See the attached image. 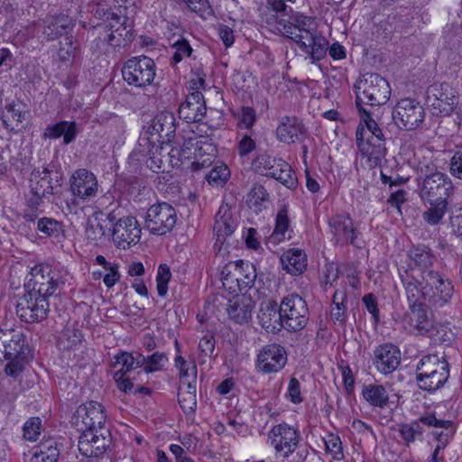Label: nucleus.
<instances>
[{
    "mask_svg": "<svg viewBox=\"0 0 462 462\" xmlns=\"http://www.w3.org/2000/svg\"><path fill=\"white\" fill-rule=\"evenodd\" d=\"M282 170H280L275 180L285 185L289 189H292L297 185V178L288 162H280Z\"/></svg>",
    "mask_w": 462,
    "mask_h": 462,
    "instance_id": "nucleus-61",
    "label": "nucleus"
},
{
    "mask_svg": "<svg viewBox=\"0 0 462 462\" xmlns=\"http://www.w3.org/2000/svg\"><path fill=\"white\" fill-rule=\"evenodd\" d=\"M32 194L46 196L53 193L51 185V171L48 168L34 169L30 178Z\"/></svg>",
    "mask_w": 462,
    "mask_h": 462,
    "instance_id": "nucleus-37",
    "label": "nucleus"
},
{
    "mask_svg": "<svg viewBox=\"0 0 462 462\" xmlns=\"http://www.w3.org/2000/svg\"><path fill=\"white\" fill-rule=\"evenodd\" d=\"M281 262L287 273L298 275L307 267V255L300 249H290L281 256Z\"/></svg>",
    "mask_w": 462,
    "mask_h": 462,
    "instance_id": "nucleus-38",
    "label": "nucleus"
},
{
    "mask_svg": "<svg viewBox=\"0 0 462 462\" xmlns=\"http://www.w3.org/2000/svg\"><path fill=\"white\" fill-rule=\"evenodd\" d=\"M195 139L193 158L191 162L194 170L207 168L212 164L217 155L216 146L208 140Z\"/></svg>",
    "mask_w": 462,
    "mask_h": 462,
    "instance_id": "nucleus-35",
    "label": "nucleus"
},
{
    "mask_svg": "<svg viewBox=\"0 0 462 462\" xmlns=\"http://www.w3.org/2000/svg\"><path fill=\"white\" fill-rule=\"evenodd\" d=\"M171 273L170 268L166 264H161L158 268L156 276L157 291L160 296H165L168 291V282H170Z\"/></svg>",
    "mask_w": 462,
    "mask_h": 462,
    "instance_id": "nucleus-62",
    "label": "nucleus"
},
{
    "mask_svg": "<svg viewBox=\"0 0 462 462\" xmlns=\"http://www.w3.org/2000/svg\"><path fill=\"white\" fill-rule=\"evenodd\" d=\"M266 8L267 11L262 14V22L273 26L280 32L279 27L283 26L282 23H287L285 17L289 16L290 13L273 11L272 8L268 6V4L266 5Z\"/></svg>",
    "mask_w": 462,
    "mask_h": 462,
    "instance_id": "nucleus-56",
    "label": "nucleus"
},
{
    "mask_svg": "<svg viewBox=\"0 0 462 462\" xmlns=\"http://www.w3.org/2000/svg\"><path fill=\"white\" fill-rule=\"evenodd\" d=\"M259 323L268 332H275L282 328L280 305L274 300L265 302L258 314Z\"/></svg>",
    "mask_w": 462,
    "mask_h": 462,
    "instance_id": "nucleus-33",
    "label": "nucleus"
},
{
    "mask_svg": "<svg viewBox=\"0 0 462 462\" xmlns=\"http://www.w3.org/2000/svg\"><path fill=\"white\" fill-rule=\"evenodd\" d=\"M373 365L383 374H389L395 371L401 363V352L393 344H383L374 350Z\"/></svg>",
    "mask_w": 462,
    "mask_h": 462,
    "instance_id": "nucleus-23",
    "label": "nucleus"
},
{
    "mask_svg": "<svg viewBox=\"0 0 462 462\" xmlns=\"http://www.w3.org/2000/svg\"><path fill=\"white\" fill-rule=\"evenodd\" d=\"M116 220V211L103 212L97 211L89 219L86 236L88 239L97 242L104 238L108 232L112 231L113 223Z\"/></svg>",
    "mask_w": 462,
    "mask_h": 462,
    "instance_id": "nucleus-25",
    "label": "nucleus"
},
{
    "mask_svg": "<svg viewBox=\"0 0 462 462\" xmlns=\"http://www.w3.org/2000/svg\"><path fill=\"white\" fill-rule=\"evenodd\" d=\"M356 94V105L357 108L362 104L369 106H381L390 97L391 88L388 81L376 73H367L355 84Z\"/></svg>",
    "mask_w": 462,
    "mask_h": 462,
    "instance_id": "nucleus-4",
    "label": "nucleus"
},
{
    "mask_svg": "<svg viewBox=\"0 0 462 462\" xmlns=\"http://www.w3.org/2000/svg\"><path fill=\"white\" fill-rule=\"evenodd\" d=\"M124 80L132 87L144 88L150 86L156 75V65L152 59L140 55L127 60L122 69Z\"/></svg>",
    "mask_w": 462,
    "mask_h": 462,
    "instance_id": "nucleus-7",
    "label": "nucleus"
},
{
    "mask_svg": "<svg viewBox=\"0 0 462 462\" xmlns=\"http://www.w3.org/2000/svg\"><path fill=\"white\" fill-rule=\"evenodd\" d=\"M174 366L179 370L180 383H186L190 379L197 381L198 368L195 361L188 362L178 355L174 359Z\"/></svg>",
    "mask_w": 462,
    "mask_h": 462,
    "instance_id": "nucleus-46",
    "label": "nucleus"
},
{
    "mask_svg": "<svg viewBox=\"0 0 462 462\" xmlns=\"http://www.w3.org/2000/svg\"><path fill=\"white\" fill-rule=\"evenodd\" d=\"M282 328L289 331L304 328L309 320V310L305 300L298 294L285 296L280 304Z\"/></svg>",
    "mask_w": 462,
    "mask_h": 462,
    "instance_id": "nucleus-9",
    "label": "nucleus"
},
{
    "mask_svg": "<svg viewBox=\"0 0 462 462\" xmlns=\"http://www.w3.org/2000/svg\"><path fill=\"white\" fill-rule=\"evenodd\" d=\"M236 271L235 262L227 263L221 271V282L225 289L231 293L238 292L237 278L234 272Z\"/></svg>",
    "mask_w": 462,
    "mask_h": 462,
    "instance_id": "nucleus-50",
    "label": "nucleus"
},
{
    "mask_svg": "<svg viewBox=\"0 0 462 462\" xmlns=\"http://www.w3.org/2000/svg\"><path fill=\"white\" fill-rule=\"evenodd\" d=\"M356 144L361 155L366 158L370 168L381 165L387 152L384 138L371 135V139L357 142Z\"/></svg>",
    "mask_w": 462,
    "mask_h": 462,
    "instance_id": "nucleus-27",
    "label": "nucleus"
},
{
    "mask_svg": "<svg viewBox=\"0 0 462 462\" xmlns=\"http://www.w3.org/2000/svg\"><path fill=\"white\" fill-rule=\"evenodd\" d=\"M420 289L422 293H426V298H423L422 300L434 309L445 306L454 294L451 281L445 279L436 271L426 273Z\"/></svg>",
    "mask_w": 462,
    "mask_h": 462,
    "instance_id": "nucleus-6",
    "label": "nucleus"
},
{
    "mask_svg": "<svg viewBox=\"0 0 462 462\" xmlns=\"http://www.w3.org/2000/svg\"><path fill=\"white\" fill-rule=\"evenodd\" d=\"M59 275L48 264L33 266L25 278V291L49 298L55 294L60 284Z\"/></svg>",
    "mask_w": 462,
    "mask_h": 462,
    "instance_id": "nucleus-8",
    "label": "nucleus"
},
{
    "mask_svg": "<svg viewBox=\"0 0 462 462\" xmlns=\"http://www.w3.org/2000/svg\"><path fill=\"white\" fill-rule=\"evenodd\" d=\"M25 337L19 328L0 327V361L14 359L23 354Z\"/></svg>",
    "mask_w": 462,
    "mask_h": 462,
    "instance_id": "nucleus-18",
    "label": "nucleus"
},
{
    "mask_svg": "<svg viewBox=\"0 0 462 462\" xmlns=\"http://www.w3.org/2000/svg\"><path fill=\"white\" fill-rule=\"evenodd\" d=\"M287 363L285 348L276 343L264 346L257 355L258 368L267 374L282 370Z\"/></svg>",
    "mask_w": 462,
    "mask_h": 462,
    "instance_id": "nucleus-21",
    "label": "nucleus"
},
{
    "mask_svg": "<svg viewBox=\"0 0 462 462\" xmlns=\"http://www.w3.org/2000/svg\"><path fill=\"white\" fill-rule=\"evenodd\" d=\"M235 275L237 278L238 292H246L255 282L256 271L254 266L242 260L235 261Z\"/></svg>",
    "mask_w": 462,
    "mask_h": 462,
    "instance_id": "nucleus-40",
    "label": "nucleus"
},
{
    "mask_svg": "<svg viewBox=\"0 0 462 462\" xmlns=\"http://www.w3.org/2000/svg\"><path fill=\"white\" fill-rule=\"evenodd\" d=\"M79 134L77 124L73 121H60L48 125L43 136L49 139H58L63 136V143L69 144L77 138Z\"/></svg>",
    "mask_w": 462,
    "mask_h": 462,
    "instance_id": "nucleus-36",
    "label": "nucleus"
},
{
    "mask_svg": "<svg viewBox=\"0 0 462 462\" xmlns=\"http://www.w3.org/2000/svg\"><path fill=\"white\" fill-rule=\"evenodd\" d=\"M207 113L204 96L200 91L189 94L186 100L179 107V115L187 123L201 121Z\"/></svg>",
    "mask_w": 462,
    "mask_h": 462,
    "instance_id": "nucleus-24",
    "label": "nucleus"
},
{
    "mask_svg": "<svg viewBox=\"0 0 462 462\" xmlns=\"http://www.w3.org/2000/svg\"><path fill=\"white\" fill-rule=\"evenodd\" d=\"M326 452L335 460H343L345 457L340 437L337 434L328 433L324 438Z\"/></svg>",
    "mask_w": 462,
    "mask_h": 462,
    "instance_id": "nucleus-47",
    "label": "nucleus"
},
{
    "mask_svg": "<svg viewBox=\"0 0 462 462\" xmlns=\"http://www.w3.org/2000/svg\"><path fill=\"white\" fill-rule=\"evenodd\" d=\"M37 230L48 237L60 238L64 235V226L51 217H41L37 221Z\"/></svg>",
    "mask_w": 462,
    "mask_h": 462,
    "instance_id": "nucleus-45",
    "label": "nucleus"
},
{
    "mask_svg": "<svg viewBox=\"0 0 462 462\" xmlns=\"http://www.w3.org/2000/svg\"><path fill=\"white\" fill-rule=\"evenodd\" d=\"M23 438L29 441H35L42 431V420L32 417L27 420L23 428Z\"/></svg>",
    "mask_w": 462,
    "mask_h": 462,
    "instance_id": "nucleus-60",
    "label": "nucleus"
},
{
    "mask_svg": "<svg viewBox=\"0 0 462 462\" xmlns=\"http://www.w3.org/2000/svg\"><path fill=\"white\" fill-rule=\"evenodd\" d=\"M134 356L131 353L122 352L115 356L112 367L116 369L114 374H122L126 375L127 373L134 369Z\"/></svg>",
    "mask_w": 462,
    "mask_h": 462,
    "instance_id": "nucleus-52",
    "label": "nucleus"
},
{
    "mask_svg": "<svg viewBox=\"0 0 462 462\" xmlns=\"http://www.w3.org/2000/svg\"><path fill=\"white\" fill-rule=\"evenodd\" d=\"M449 171L453 177L462 180V151H457L453 154Z\"/></svg>",
    "mask_w": 462,
    "mask_h": 462,
    "instance_id": "nucleus-64",
    "label": "nucleus"
},
{
    "mask_svg": "<svg viewBox=\"0 0 462 462\" xmlns=\"http://www.w3.org/2000/svg\"><path fill=\"white\" fill-rule=\"evenodd\" d=\"M177 222L176 209L166 202L152 205L146 213L145 226L156 236H163L175 226Z\"/></svg>",
    "mask_w": 462,
    "mask_h": 462,
    "instance_id": "nucleus-12",
    "label": "nucleus"
},
{
    "mask_svg": "<svg viewBox=\"0 0 462 462\" xmlns=\"http://www.w3.org/2000/svg\"><path fill=\"white\" fill-rule=\"evenodd\" d=\"M300 439V430L286 422L273 426L267 433L269 446L273 448L275 456L283 460L295 453Z\"/></svg>",
    "mask_w": 462,
    "mask_h": 462,
    "instance_id": "nucleus-5",
    "label": "nucleus"
},
{
    "mask_svg": "<svg viewBox=\"0 0 462 462\" xmlns=\"http://www.w3.org/2000/svg\"><path fill=\"white\" fill-rule=\"evenodd\" d=\"M332 241L337 245L350 244L356 248H362L364 241L360 232L354 226L353 219L348 214H337L328 220Z\"/></svg>",
    "mask_w": 462,
    "mask_h": 462,
    "instance_id": "nucleus-14",
    "label": "nucleus"
},
{
    "mask_svg": "<svg viewBox=\"0 0 462 462\" xmlns=\"http://www.w3.org/2000/svg\"><path fill=\"white\" fill-rule=\"evenodd\" d=\"M419 195L422 202L448 201L453 191V184L448 175L435 171L427 174L419 183Z\"/></svg>",
    "mask_w": 462,
    "mask_h": 462,
    "instance_id": "nucleus-10",
    "label": "nucleus"
},
{
    "mask_svg": "<svg viewBox=\"0 0 462 462\" xmlns=\"http://www.w3.org/2000/svg\"><path fill=\"white\" fill-rule=\"evenodd\" d=\"M237 226L236 219L233 216L232 210L227 205H222L217 215L214 223L213 231L221 241L226 236L232 235Z\"/></svg>",
    "mask_w": 462,
    "mask_h": 462,
    "instance_id": "nucleus-34",
    "label": "nucleus"
},
{
    "mask_svg": "<svg viewBox=\"0 0 462 462\" xmlns=\"http://www.w3.org/2000/svg\"><path fill=\"white\" fill-rule=\"evenodd\" d=\"M392 116L400 129L411 131L423 123L425 112L423 106L415 99L402 98L394 106Z\"/></svg>",
    "mask_w": 462,
    "mask_h": 462,
    "instance_id": "nucleus-13",
    "label": "nucleus"
},
{
    "mask_svg": "<svg viewBox=\"0 0 462 462\" xmlns=\"http://www.w3.org/2000/svg\"><path fill=\"white\" fill-rule=\"evenodd\" d=\"M5 109L8 113L11 114L12 119L14 122V125H13L11 129L20 130L23 128L24 122L28 120L29 112L18 108L14 102L6 105Z\"/></svg>",
    "mask_w": 462,
    "mask_h": 462,
    "instance_id": "nucleus-59",
    "label": "nucleus"
},
{
    "mask_svg": "<svg viewBox=\"0 0 462 462\" xmlns=\"http://www.w3.org/2000/svg\"><path fill=\"white\" fill-rule=\"evenodd\" d=\"M282 27H279L280 32L295 42L301 40V36H305L306 33L312 34L317 32L314 20L305 15H299L295 17L293 22L287 21V23H282Z\"/></svg>",
    "mask_w": 462,
    "mask_h": 462,
    "instance_id": "nucleus-31",
    "label": "nucleus"
},
{
    "mask_svg": "<svg viewBox=\"0 0 462 462\" xmlns=\"http://www.w3.org/2000/svg\"><path fill=\"white\" fill-rule=\"evenodd\" d=\"M142 230L134 217L125 216L118 217L112 226V239L115 245L122 250H126L136 245L141 238Z\"/></svg>",
    "mask_w": 462,
    "mask_h": 462,
    "instance_id": "nucleus-15",
    "label": "nucleus"
},
{
    "mask_svg": "<svg viewBox=\"0 0 462 462\" xmlns=\"http://www.w3.org/2000/svg\"><path fill=\"white\" fill-rule=\"evenodd\" d=\"M305 134L304 125L295 116L282 117L276 129L277 139L288 144L300 141Z\"/></svg>",
    "mask_w": 462,
    "mask_h": 462,
    "instance_id": "nucleus-30",
    "label": "nucleus"
},
{
    "mask_svg": "<svg viewBox=\"0 0 462 462\" xmlns=\"http://www.w3.org/2000/svg\"><path fill=\"white\" fill-rule=\"evenodd\" d=\"M427 102L437 116H449L457 105V97L449 93L446 83H435L427 90Z\"/></svg>",
    "mask_w": 462,
    "mask_h": 462,
    "instance_id": "nucleus-17",
    "label": "nucleus"
},
{
    "mask_svg": "<svg viewBox=\"0 0 462 462\" xmlns=\"http://www.w3.org/2000/svg\"><path fill=\"white\" fill-rule=\"evenodd\" d=\"M172 49H174L175 51L171 57V65H176L180 63L184 58L189 57L193 51L189 42L183 38L174 42L172 44Z\"/></svg>",
    "mask_w": 462,
    "mask_h": 462,
    "instance_id": "nucleus-58",
    "label": "nucleus"
},
{
    "mask_svg": "<svg viewBox=\"0 0 462 462\" xmlns=\"http://www.w3.org/2000/svg\"><path fill=\"white\" fill-rule=\"evenodd\" d=\"M423 426L448 427L449 422L438 419L434 413H426L410 422H402L398 425L397 430L403 444L410 447L416 441H421L424 432Z\"/></svg>",
    "mask_w": 462,
    "mask_h": 462,
    "instance_id": "nucleus-16",
    "label": "nucleus"
},
{
    "mask_svg": "<svg viewBox=\"0 0 462 462\" xmlns=\"http://www.w3.org/2000/svg\"><path fill=\"white\" fill-rule=\"evenodd\" d=\"M59 454L56 442L52 439L46 440L35 448L30 462H56Z\"/></svg>",
    "mask_w": 462,
    "mask_h": 462,
    "instance_id": "nucleus-43",
    "label": "nucleus"
},
{
    "mask_svg": "<svg viewBox=\"0 0 462 462\" xmlns=\"http://www.w3.org/2000/svg\"><path fill=\"white\" fill-rule=\"evenodd\" d=\"M269 199V194L263 186L260 184H254L247 196V204L250 208H254L260 210L263 204Z\"/></svg>",
    "mask_w": 462,
    "mask_h": 462,
    "instance_id": "nucleus-51",
    "label": "nucleus"
},
{
    "mask_svg": "<svg viewBox=\"0 0 462 462\" xmlns=\"http://www.w3.org/2000/svg\"><path fill=\"white\" fill-rule=\"evenodd\" d=\"M290 218L286 207L281 208L275 217V225L273 233L268 236L267 242L274 245L286 239V234L290 227Z\"/></svg>",
    "mask_w": 462,
    "mask_h": 462,
    "instance_id": "nucleus-42",
    "label": "nucleus"
},
{
    "mask_svg": "<svg viewBox=\"0 0 462 462\" xmlns=\"http://www.w3.org/2000/svg\"><path fill=\"white\" fill-rule=\"evenodd\" d=\"M364 399L372 406L385 408L389 403V394L382 384L370 383L365 385L362 391Z\"/></svg>",
    "mask_w": 462,
    "mask_h": 462,
    "instance_id": "nucleus-41",
    "label": "nucleus"
},
{
    "mask_svg": "<svg viewBox=\"0 0 462 462\" xmlns=\"http://www.w3.org/2000/svg\"><path fill=\"white\" fill-rule=\"evenodd\" d=\"M79 53V43L72 37H67L60 42L58 57L62 62H72Z\"/></svg>",
    "mask_w": 462,
    "mask_h": 462,
    "instance_id": "nucleus-48",
    "label": "nucleus"
},
{
    "mask_svg": "<svg viewBox=\"0 0 462 462\" xmlns=\"http://www.w3.org/2000/svg\"><path fill=\"white\" fill-rule=\"evenodd\" d=\"M237 126L241 129H251L256 122V111L251 106H243L236 114Z\"/></svg>",
    "mask_w": 462,
    "mask_h": 462,
    "instance_id": "nucleus-54",
    "label": "nucleus"
},
{
    "mask_svg": "<svg viewBox=\"0 0 462 462\" xmlns=\"http://www.w3.org/2000/svg\"><path fill=\"white\" fill-rule=\"evenodd\" d=\"M168 363V356L164 352H154L147 356L145 365V374L155 373L163 370Z\"/></svg>",
    "mask_w": 462,
    "mask_h": 462,
    "instance_id": "nucleus-57",
    "label": "nucleus"
},
{
    "mask_svg": "<svg viewBox=\"0 0 462 462\" xmlns=\"http://www.w3.org/2000/svg\"><path fill=\"white\" fill-rule=\"evenodd\" d=\"M50 311V303L47 297L36 292L25 291L16 303V314L22 321L26 323H39L45 319Z\"/></svg>",
    "mask_w": 462,
    "mask_h": 462,
    "instance_id": "nucleus-11",
    "label": "nucleus"
},
{
    "mask_svg": "<svg viewBox=\"0 0 462 462\" xmlns=\"http://www.w3.org/2000/svg\"><path fill=\"white\" fill-rule=\"evenodd\" d=\"M105 421L103 406L96 401L80 405L77 410L76 424L82 432L104 428Z\"/></svg>",
    "mask_w": 462,
    "mask_h": 462,
    "instance_id": "nucleus-20",
    "label": "nucleus"
},
{
    "mask_svg": "<svg viewBox=\"0 0 462 462\" xmlns=\"http://www.w3.org/2000/svg\"><path fill=\"white\" fill-rule=\"evenodd\" d=\"M42 23V34L47 41H54L74 27L73 19L63 12L46 15Z\"/></svg>",
    "mask_w": 462,
    "mask_h": 462,
    "instance_id": "nucleus-26",
    "label": "nucleus"
},
{
    "mask_svg": "<svg viewBox=\"0 0 462 462\" xmlns=\"http://www.w3.org/2000/svg\"><path fill=\"white\" fill-rule=\"evenodd\" d=\"M449 378V365L437 355L422 356L416 366V382L420 389L434 393Z\"/></svg>",
    "mask_w": 462,
    "mask_h": 462,
    "instance_id": "nucleus-3",
    "label": "nucleus"
},
{
    "mask_svg": "<svg viewBox=\"0 0 462 462\" xmlns=\"http://www.w3.org/2000/svg\"><path fill=\"white\" fill-rule=\"evenodd\" d=\"M429 206H427L426 209L422 212L421 217L423 221L429 226H437L439 225L448 208V201H437V202H427Z\"/></svg>",
    "mask_w": 462,
    "mask_h": 462,
    "instance_id": "nucleus-44",
    "label": "nucleus"
},
{
    "mask_svg": "<svg viewBox=\"0 0 462 462\" xmlns=\"http://www.w3.org/2000/svg\"><path fill=\"white\" fill-rule=\"evenodd\" d=\"M296 43L303 52L308 54L312 63L323 60L327 55L328 41L318 32L306 33Z\"/></svg>",
    "mask_w": 462,
    "mask_h": 462,
    "instance_id": "nucleus-28",
    "label": "nucleus"
},
{
    "mask_svg": "<svg viewBox=\"0 0 462 462\" xmlns=\"http://www.w3.org/2000/svg\"><path fill=\"white\" fill-rule=\"evenodd\" d=\"M175 131L174 115L162 111L151 121L146 133L149 136H143L139 139V145L146 147V151L143 149V152L149 156L151 164L148 166L153 171H158L162 168V159L157 157V153L162 149L160 144L170 143Z\"/></svg>",
    "mask_w": 462,
    "mask_h": 462,
    "instance_id": "nucleus-1",
    "label": "nucleus"
},
{
    "mask_svg": "<svg viewBox=\"0 0 462 462\" xmlns=\"http://www.w3.org/2000/svg\"><path fill=\"white\" fill-rule=\"evenodd\" d=\"M254 309V303L250 297L242 296L233 298L228 301L227 314L234 322L245 324L249 322L252 318V312Z\"/></svg>",
    "mask_w": 462,
    "mask_h": 462,
    "instance_id": "nucleus-32",
    "label": "nucleus"
},
{
    "mask_svg": "<svg viewBox=\"0 0 462 462\" xmlns=\"http://www.w3.org/2000/svg\"><path fill=\"white\" fill-rule=\"evenodd\" d=\"M179 403L184 412H193L197 408V394L184 392L183 388L180 387Z\"/></svg>",
    "mask_w": 462,
    "mask_h": 462,
    "instance_id": "nucleus-63",
    "label": "nucleus"
},
{
    "mask_svg": "<svg viewBox=\"0 0 462 462\" xmlns=\"http://www.w3.org/2000/svg\"><path fill=\"white\" fill-rule=\"evenodd\" d=\"M402 285L405 289L407 300L409 301V311L405 315V320L410 329L418 335H431L432 324L424 306L426 293L421 292V282L419 277L415 276L414 272H406L401 275Z\"/></svg>",
    "mask_w": 462,
    "mask_h": 462,
    "instance_id": "nucleus-2",
    "label": "nucleus"
},
{
    "mask_svg": "<svg viewBox=\"0 0 462 462\" xmlns=\"http://www.w3.org/2000/svg\"><path fill=\"white\" fill-rule=\"evenodd\" d=\"M194 145H196L195 139L188 138L184 140L180 148H171L168 153L171 159V162H173V159H176L177 162L175 163L177 164L178 162H183L185 160L189 161L193 155Z\"/></svg>",
    "mask_w": 462,
    "mask_h": 462,
    "instance_id": "nucleus-49",
    "label": "nucleus"
},
{
    "mask_svg": "<svg viewBox=\"0 0 462 462\" xmlns=\"http://www.w3.org/2000/svg\"><path fill=\"white\" fill-rule=\"evenodd\" d=\"M230 177V171L228 167L220 163L219 165H215L214 168L207 174V180L209 184H214L217 186H222L225 184Z\"/></svg>",
    "mask_w": 462,
    "mask_h": 462,
    "instance_id": "nucleus-55",
    "label": "nucleus"
},
{
    "mask_svg": "<svg viewBox=\"0 0 462 462\" xmlns=\"http://www.w3.org/2000/svg\"><path fill=\"white\" fill-rule=\"evenodd\" d=\"M409 257L414 263V265L419 269L416 270L413 267H410V269L405 270L402 274L406 272H414L415 276L419 277L420 282L424 281V276L427 272L433 271L431 266L434 262V255L431 250L426 245H417L413 246L409 251Z\"/></svg>",
    "mask_w": 462,
    "mask_h": 462,
    "instance_id": "nucleus-29",
    "label": "nucleus"
},
{
    "mask_svg": "<svg viewBox=\"0 0 462 462\" xmlns=\"http://www.w3.org/2000/svg\"><path fill=\"white\" fill-rule=\"evenodd\" d=\"M110 444L108 430L105 428L84 430L79 439V450L87 457H98Z\"/></svg>",
    "mask_w": 462,
    "mask_h": 462,
    "instance_id": "nucleus-19",
    "label": "nucleus"
},
{
    "mask_svg": "<svg viewBox=\"0 0 462 462\" xmlns=\"http://www.w3.org/2000/svg\"><path fill=\"white\" fill-rule=\"evenodd\" d=\"M185 3L187 7L193 13H196L204 20L214 15V10L208 0H180Z\"/></svg>",
    "mask_w": 462,
    "mask_h": 462,
    "instance_id": "nucleus-53",
    "label": "nucleus"
},
{
    "mask_svg": "<svg viewBox=\"0 0 462 462\" xmlns=\"http://www.w3.org/2000/svg\"><path fill=\"white\" fill-rule=\"evenodd\" d=\"M360 116L365 125L360 124L356 132V143L373 137L383 138V134L377 123L371 117L368 111L364 107L358 108Z\"/></svg>",
    "mask_w": 462,
    "mask_h": 462,
    "instance_id": "nucleus-39",
    "label": "nucleus"
},
{
    "mask_svg": "<svg viewBox=\"0 0 462 462\" xmlns=\"http://www.w3.org/2000/svg\"><path fill=\"white\" fill-rule=\"evenodd\" d=\"M99 185L97 177L87 169L76 171L70 178V189L74 196L88 200L95 198Z\"/></svg>",
    "mask_w": 462,
    "mask_h": 462,
    "instance_id": "nucleus-22",
    "label": "nucleus"
}]
</instances>
